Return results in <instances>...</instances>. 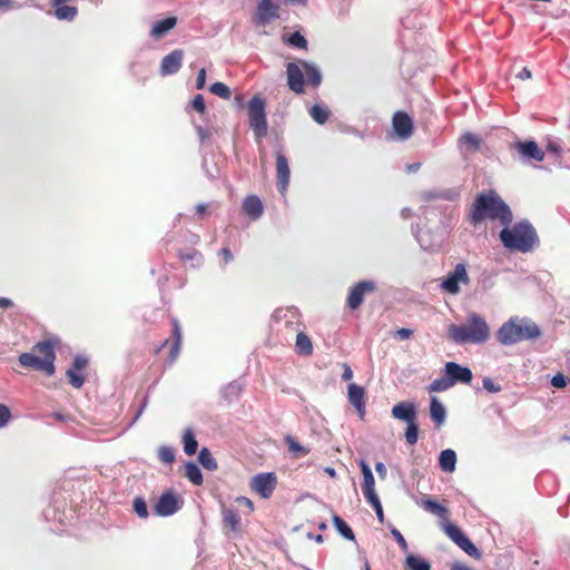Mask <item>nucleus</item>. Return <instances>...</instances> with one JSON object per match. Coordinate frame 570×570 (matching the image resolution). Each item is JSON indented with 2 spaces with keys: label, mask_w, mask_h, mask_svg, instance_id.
<instances>
[{
  "label": "nucleus",
  "mask_w": 570,
  "mask_h": 570,
  "mask_svg": "<svg viewBox=\"0 0 570 570\" xmlns=\"http://www.w3.org/2000/svg\"><path fill=\"white\" fill-rule=\"evenodd\" d=\"M66 375L70 385L75 389H80L85 383V377L81 374V371L76 370L72 365L67 370Z\"/></svg>",
  "instance_id": "nucleus-42"
},
{
  "label": "nucleus",
  "mask_w": 570,
  "mask_h": 570,
  "mask_svg": "<svg viewBox=\"0 0 570 570\" xmlns=\"http://www.w3.org/2000/svg\"><path fill=\"white\" fill-rule=\"evenodd\" d=\"M481 138L473 132H464L459 138L460 148H465L469 151H478L481 148Z\"/></svg>",
  "instance_id": "nucleus-29"
},
{
  "label": "nucleus",
  "mask_w": 570,
  "mask_h": 570,
  "mask_svg": "<svg viewBox=\"0 0 570 570\" xmlns=\"http://www.w3.org/2000/svg\"><path fill=\"white\" fill-rule=\"evenodd\" d=\"M542 335L540 327L528 317L512 316L497 332V340L503 346L524 341H534Z\"/></svg>",
  "instance_id": "nucleus-3"
},
{
  "label": "nucleus",
  "mask_w": 570,
  "mask_h": 570,
  "mask_svg": "<svg viewBox=\"0 0 570 570\" xmlns=\"http://www.w3.org/2000/svg\"><path fill=\"white\" fill-rule=\"evenodd\" d=\"M219 254L223 256L224 258V265L228 264L229 262L233 261V254L232 252L227 248V247H224L219 250Z\"/></svg>",
  "instance_id": "nucleus-60"
},
{
  "label": "nucleus",
  "mask_w": 570,
  "mask_h": 570,
  "mask_svg": "<svg viewBox=\"0 0 570 570\" xmlns=\"http://www.w3.org/2000/svg\"><path fill=\"white\" fill-rule=\"evenodd\" d=\"M177 23L175 17H168L154 23L150 30V37L158 40L166 36Z\"/></svg>",
  "instance_id": "nucleus-22"
},
{
  "label": "nucleus",
  "mask_w": 570,
  "mask_h": 570,
  "mask_svg": "<svg viewBox=\"0 0 570 570\" xmlns=\"http://www.w3.org/2000/svg\"><path fill=\"white\" fill-rule=\"evenodd\" d=\"M222 514L224 524L228 527L230 531L238 532L240 530V517L236 510L223 507Z\"/></svg>",
  "instance_id": "nucleus-27"
},
{
  "label": "nucleus",
  "mask_w": 570,
  "mask_h": 570,
  "mask_svg": "<svg viewBox=\"0 0 570 570\" xmlns=\"http://www.w3.org/2000/svg\"><path fill=\"white\" fill-rule=\"evenodd\" d=\"M158 459L166 464H171L175 461V450L169 445H161L158 449Z\"/></svg>",
  "instance_id": "nucleus-46"
},
{
  "label": "nucleus",
  "mask_w": 570,
  "mask_h": 570,
  "mask_svg": "<svg viewBox=\"0 0 570 570\" xmlns=\"http://www.w3.org/2000/svg\"><path fill=\"white\" fill-rule=\"evenodd\" d=\"M392 125L399 139L406 140L413 134L412 118L403 111H396L392 119Z\"/></svg>",
  "instance_id": "nucleus-14"
},
{
  "label": "nucleus",
  "mask_w": 570,
  "mask_h": 570,
  "mask_svg": "<svg viewBox=\"0 0 570 570\" xmlns=\"http://www.w3.org/2000/svg\"><path fill=\"white\" fill-rule=\"evenodd\" d=\"M248 122L256 138H263L267 135L268 125L265 112V101L259 96H254L248 101Z\"/></svg>",
  "instance_id": "nucleus-6"
},
{
  "label": "nucleus",
  "mask_w": 570,
  "mask_h": 570,
  "mask_svg": "<svg viewBox=\"0 0 570 570\" xmlns=\"http://www.w3.org/2000/svg\"><path fill=\"white\" fill-rule=\"evenodd\" d=\"M444 374L449 375L453 386L458 383L469 384L473 379L472 371L469 367L455 362L445 363Z\"/></svg>",
  "instance_id": "nucleus-13"
},
{
  "label": "nucleus",
  "mask_w": 570,
  "mask_h": 570,
  "mask_svg": "<svg viewBox=\"0 0 570 570\" xmlns=\"http://www.w3.org/2000/svg\"><path fill=\"white\" fill-rule=\"evenodd\" d=\"M471 278L464 263H458L439 284V288L446 294L458 295L461 292V285H470Z\"/></svg>",
  "instance_id": "nucleus-7"
},
{
  "label": "nucleus",
  "mask_w": 570,
  "mask_h": 570,
  "mask_svg": "<svg viewBox=\"0 0 570 570\" xmlns=\"http://www.w3.org/2000/svg\"><path fill=\"white\" fill-rule=\"evenodd\" d=\"M184 451L187 455H194L198 449V442L190 429H186L183 435Z\"/></svg>",
  "instance_id": "nucleus-36"
},
{
  "label": "nucleus",
  "mask_w": 570,
  "mask_h": 570,
  "mask_svg": "<svg viewBox=\"0 0 570 570\" xmlns=\"http://www.w3.org/2000/svg\"><path fill=\"white\" fill-rule=\"evenodd\" d=\"M285 67L288 88L297 95L304 94L305 73L303 67L299 65V61L287 62Z\"/></svg>",
  "instance_id": "nucleus-11"
},
{
  "label": "nucleus",
  "mask_w": 570,
  "mask_h": 570,
  "mask_svg": "<svg viewBox=\"0 0 570 570\" xmlns=\"http://www.w3.org/2000/svg\"><path fill=\"white\" fill-rule=\"evenodd\" d=\"M452 383L450 381L449 375L444 374L440 377H436L432 381V383L429 385L430 392H443L452 387Z\"/></svg>",
  "instance_id": "nucleus-39"
},
{
  "label": "nucleus",
  "mask_w": 570,
  "mask_h": 570,
  "mask_svg": "<svg viewBox=\"0 0 570 570\" xmlns=\"http://www.w3.org/2000/svg\"><path fill=\"white\" fill-rule=\"evenodd\" d=\"M244 212L253 219H257L263 214L262 200L254 195L247 196L243 202Z\"/></svg>",
  "instance_id": "nucleus-23"
},
{
  "label": "nucleus",
  "mask_w": 570,
  "mask_h": 570,
  "mask_svg": "<svg viewBox=\"0 0 570 570\" xmlns=\"http://www.w3.org/2000/svg\"><path fill=\"white\" fill-rule=\"evenodd\" d=\"M451 570H474L468 566H465L464 563H461V562H454L452 566H451Z\"/></svg>",
  "instance_id": "nucleus-64"
},
{
  "label": "nucleus",
  "mask_w": 570,
  "mask_h": 570,
  "mask_svg": "<svg viewBox=\"0 0 570 570\" xmlns=\"http://www.w3.org/2000/svg\"><path fill=\"white\" fill-rule=\"evenodd\" d=\"M406 424H407V426L405 430V440H406V443L413 445L417 442L419 428H417L416 421H413V422H410Z\"/></svg>",
  "instance_id": "nucleus-47"
},
{
  "label": "nucleus",
  "mask_w": 570,
  "mask_h": 570,
  "mask_svg": "<svg viewBox=\"0 0 570 570\" xmlns=\"http://www.w3.org/2000/svg\"><path fill=\"white\" fill-rule=\"evenodd\" d=\"M198 460L200 464L209 471H214L217 469V462L207 448H203L200 450L198 454Z\"/></svg>",
  "instance_id": "nucleus-40"
},
{
  "label": "nucleus",
  "mask_w": 570,
  "mask_h": 570,
  "mask_svg": "<svg viewBox=\"0 0 570 570\" xmlns=\"http://www.w3.org/2000/svg\"><path fill=\"white\" fill-rule=\"evenodd\" d=\"M299 65L304 69L306 81L313 87H318L322 82V73L317 66L305 60H299Z\"/></svg>",
  "instance_id": "nucleus-24"
},
{
  "label": "nucleus",
  "mask_w": 570,
  "mask_h": 570,
  "mask_svg": "<svg viewBox=\"0 0 570 570\" xmlns=\"http://www.w3.org/2000/svg\"><path fill=\"white\" fill-rule=\"evenodd\" d=\"M55 7V17L60 21H72L77 14L78 9L73 6H68L66 3L53 6Z\"/></svg>",
  "instance_id": "nucleus-30"
},
{
  "label": "nucleus",
  "mask_w": 570,
  "mask_h": 570,
  "mask_svg": "<svg viewBox=\"0 0 570 570\" xmlns=\"http://www.w3.org/2000/svg\"><path fill=\"white\" fill-rule=\"evenodd\" d=\"M277 484L276 474L273 472L258 473L252 478L250 488L264 499H268Z\"/></svg>",
  "instance_id": "nucleus-10"
},
{
  "label": "nucleus",
  "mask_w": 570,
  "mask_h": 570,
  "mask_svg": "<svg viewBox=\"0 0 570 570\" xmlns=\"http://www.w3.org/2000/svg\"><path fill=\"white\" fill-rule=\"evenodd\" d=\"M422 507L424 508V510H426L438 517H441V518L446 517L448 510L443 505H441L440 503H438L436 501H434L432 499L423 500Z\"/></svg>",
  "instance_id": "nucleus-41"
},
{
  "label": "nucleus",
  "mask_w": 570,
  "mask_h": 570,
  "mask_svg": "<svg viewBox=\"0 0 570 570\" xmlns=\"http://www.w3.org/2000/svg\"><path fill=\"white\" fill-rule=\"evenodd\" d=\"M195 128L202 144L209 139L210 134L206 128L198 125Z\"/></svg>",
  "instance_id": "nucleus-57"
},
{
  "label": "nucleus",
  "mask_w": 570,
  "mask_h": 570,
  "mask_svg": "<svg viewBox=\"0 0 570 570\" xmlns=\"http://www.w3.org/2000/svg\"><path fill=\"white\" fill-rule=\"evenodd\" d=\"M278 17V7L272 0H261L255 14V22L265 26Z\"/></svg>",
  "instance_id": "nucleus-19"
},
{
  "label": "nucleus",
  "mask_w": 570,
  "mask_h": 570,
  "mask_svg": "<svg viewBox=\"0 0 570 570\" xmlns=\"http://www.w3.org/2000/svg\"><path fill=\"white\" fill-rule=\"evenodd\" d=\"M284 41L288 46L296 48V49H301V50H307V47H308V42H307L306 38L298 31L292 33L287 38H284Z\"/></svg>",
  "instance_id": "nucleus-38"
},
{
  "label": "nucleus",
  "mask_w": 570,
  "mask_h": 570,
  "mask_svg": "<svg viewBox=\"0 0 570 570\" xmlns=\"http://www.w3.org/2000/svg\"><path fill=\"white\" fill-rule=\"evenodd\" d=\"M448 335L454 343L460 345H481L490 338V326L483 316L472 312L468 314L465 324L450 325Z\"/></svg>",
  "instance_id": "nucleus-2"
},
{
  "label": "nucleus",
  "mask_w": 570,
  "mask_h": 570,
  "mask_svg": "<svg viewBox=\"0 0 570 570\" xmlns=\"http://www.w3.org/2000/svg\"><path fill=\"white\" fill-rule=\"evenodd\" d=\"M392 416L406 423L416 421V410L412 402H400L392 407Z\"/></svg>",
  "instance_id": "nucleus-21"
},
{
  "label": "nucleus",
  "mask_w": 570,
  "mask_h": 570,
  "mask_svg": "<svg viewBox=\"0 0 570 570\" xmlns=\"http://www.w3.org/2000/svg\"><path fill=\"white\" fill-rule=\"evenodd\" d=\"M171 334H173V343L170 347V363H174L176 358L178 357L179 351H180V343H181V330L178 321L176 318L171 320Z\"/></svg>",
  "instance_id": "nucleus-25"
},
{
  "label": "nucleus",
  "mask_w": 570,
  "mask_h": 570,
  "mask_svg": "<svg viewBox=\"0 0 570 570\" xmlns=\"http://www.w3.org/2000/svg\"><path fill=\"white\" fill-rule=\"evenodd\" d=\"M412 333L413 332L410 328H400L396 331V336L401 340H407Z\"/></svg>",
  "instance_id": "nucleus-62"
},
{
  "label": "nucleus",
  "mask_w": 570,
  "mask_h": 570,
  "mask_svg": "<svg viewBox=\"0 0 570 570\" xmlns=\"http://www.w3.org/2000/svg\"><path fill=\"white\" fill-rule=\"evenodd\" d=\"M405 569L406 570H431V564L425 559L410 554L405 559Z\"/></svg>",
  "instance_id": "nucleus-33"
},
{
  "label": "nucleus",
  "mask_w": 570,
  "mask_h": 570,
  "mask_svg": "<svg viewBox=\"0 0 570 570\" xmlns=\"http://www.w3.org/2000/svg\"><path fill=\"white\" fill-rule=\"evenodd\" d=\"M500 240L510 250L528 253L539 242L535 229L528 220L517 223L511 228L504 226L500 232Z\"/></svg>",
  "instance_id": "nucleus-4"
},
{
  "label": "nucleus",
  "mask_w": 570,
  "mask_h": 570,
  "mask_svg": "<svg viewBox=\"0 0 570 570\" xmlns=\"http://www.w3.org/2000/svg\"><path fill=\"white\" fill-rule=\"evenodd\" d=\"M76 370L83 371L88 365V358L85 355L78 354L75 356L71 364Z\"/></svg>",
  "instance_id": "nucleus-54"
},
{
  "label": "nucleus",
  "mask_w": 570,
  "mask_h": 570,
  "mask_svg": "<svg viewBox=\"0 0 570 570\" xmlns=\"http://www.w3.org/2000/svg\"><path fill=\"white\" fill-rule=\"evenodd\" d=\"M482 386H483L484 390H487L490 393H499L502 390L501 385L495 383L490 377H484L482 380Z\"/></svg>",
  "instance_id": "nucleus-50"
},
{
  "label": "nucleus",
  "mask_w": 570,
  "mask_h": 570,
  "mask_svg": "<svg viewBox=\"0 0 570 570\" xmlns=\"http://www.w3.org/2000/svg\"><path fill=\"white\" fill-rule=\"evenodd\" d=\"M515 149L525 159H534L537 161L544 159V153L538 147L535 141H519L515 144Z\"/></svg>",
  "instance_id": "nucleus-20"
},
{
  "label": "nucleus",
  "mask_w": 570,
  "mask_h": 570,
  "mask_svg": "<svg viewBox=\"0 0 570 570\" xmlns=\"http://www.w3.org/2000/svg\"><path fill=\"white\" fill-rule=\"evenodd\" d=\"M363 494L371 505L380 501L375 488H363Z\"/></svg>",
  "instance_id": "nucleus-53"
},
{
  "label": "nucleus",
  "mask_w": 570,
  "mask_h": 570,
  "mask_svg": "<svg viewBox=\"0 0 570 570\" xmlns=\"http://www.w3.org/2000/svg\"><path fill=\"white\" fill-rule=\"evenodd\" d=\"M360 468L364 479L362 488H375V479L368 464L362 460L360 462Z\"/></svg>",
  "instance_id": "nucleus-43"
},
{
  "label": "nucleus",
  "mask_w": 570,
  "mask_h": 570,
  "mask_svg": "<svg viewBox=\"0 0 570 570\" xmlns=\"http://www.w3.org/2000/svg\"><path fill=\"white\" fill-rule=\"evenodd\" d=\"M209 91L213 95H216L223 99H229L232 96V92H230V89L228 88V86H226L225 83L219 82V81L212 83L209 87Z\"/></svg>",
  "instance_id": "nucleus-44"
},
{
  "label": "nucleus",
  "mask_w": 570,
  "mask_h": 570,
  "mask_svg": "<svg viewBox=\"0 0 570 570\" xmlns=\"http://www.w3.org/2000/svg\"><path fill=\"white\" fill-rule=\"evenodd\" d=\"M373 509L375 510V513H376V517L377 519L383 522V519H384V513H383V508H382V504H381V501L372 504Z\"/></svg>",
  "instance_id": "nucleus-63"
},
{
  "label": "nucleus",
  "mask_w": 570,
  "mask_h": 570,
  "mask_svg": "<svg viewBox=\"0 0 570 570\" xmlns=\"http://www.w3.org/2000/svg\"><path fill=\"white\" fill-rule=\"evenodd\" d=\"M11 419V412L9 407L0 403V428L6 426Z\"/></svg>",
  "instance_id": "nucleus-51"
},
{
  "label": "nucleus",
  "mask_w": 570,
  "mask_h": 570,
  "mask_svg": "<svg viewBox=\"0 0 570 570\" xmlns=\"http://www.w3.org/2000/svg\"><path fill=\"white\" fill-rule=\"evenodd\" d=\"M295 348L299 355H311L313 353V344L311 338L303 332L296 335Z\"/></svg>",
  "instance_id": "nucleus-31"
},
{
  "label": "nucleus",
  "mask_w": 570,
  "mask_h": 570,
  "mask_svg": "<svg viewBox=\"0 0 570 570\" xmlns=\"http://www.w3.org/2000/svg\"><path fill=\"white\" fill-rule=\"evenodd\" d=\"M33 350L38 351L41 356L33 353H22L19 356V363L23 367H30L46 373L48 376L55 374L56 354L51 341L46 340L35 345Z\"/></svg>",
  "instance_id": "nucleus-5"
},
{
  "label": "nucleus",
  "mask_w": 570,
  "mask_h": 570,
  "mask_svg": "<svg viewBox=\"0 0 570 570\" xmlns=\"http://www.w3.org/2000/svg\"><path fill=\"white\" fill-rule=\"evenodd\" d=\"M183 59L184 51L181 49L173 50L170 53L166 55L160 63V75L170 76L177 73L181 68Z\"/></svg>",
  "instance_id": "nucleus-15"
},
{
  "label": "nucleus",
  "mask_w": 570,
  "mask_h": 570,
  "mask_svg": "<svg viewBox=\"0 0 570 570\" xmlns=\"http://www.w3.org/2000/svg\"><path fill=\"white\" fill-rule=\"evenodd\" d=\"M391 533L393 535V538L395 539V541L399 543V546L401 547V549L403 551H407L409 549V546H407V542L406 540L404 539L403 534L395 528H393L391 530Z\"/></svg>",
  "instance_id": "nucleus-55"
},
{
  "label": "nucleus",
  "mask_w": 570,
  "mask_h": 570,
  "mask_svg": "<svg viewBox=\"0 0 570 570\" xmlns=\"http://www.w3.org/2000/svg\"><path fill=\"white\" fill-rule=\"evenodd\" d=\"M487 218L499 220L505 227L512 223L510 207L494 191L480 194L469 213V222L474 226Z\"/></svg>",
  "instance_id": "nucleus-1"
},
{
  "label": "nucleus",
  "mask_w": 570,
  "mask_h": 570,
  "mask_svg": "<svg viewBox=\"0 0 570 570\" xmlns=\"http://www.w3.org/2000/svg\"><path fill=\"white\" fill-rule=\"evenodd\" d=\"M132 508H134L135 513L139 518L147 519L149 517L147 503L144 498H141V497L135 498L134 502H132Z\"/></svg>",
  "instance_id": "nucleus-45"
},
{
  "label": "nucleus",
  "mask_w": 570,
  "mask_h": 570,
  "mask_svg": "<svg viewBox=\"0 0 570 570\" xmlns=\"http://www.w3.org/2000/svg\"><path fill=\"white\" fill-rule=\"evenodd\" d=\"M551 384H552V386H554L557 389H563L568 384V377L566 375H563L562 373H557L551 379Z\"/></svg>",
  "instance_id": "nucleus-52"
},
{
  "label": "nucleus",
  "mask_w": 570,
  "mask_h": 570,
  "mask_svg": "<svg viewBox=\"0 0 570 570\" xmlns=\"http://www.w3.org/2000/svg\"><path fill=\"white\" fill-rule=\"evenodd\" d=\"M430 415L434 423L442 425L446 419V410L438 397L433 396L430 401Z\"/></svg>",
  "instance_id": "nucleus-26"
},
{
  "label": "nucleus",
  "mask_w": 570,
  "mask_h": 570,
  "mask_svg": "<svg viewBox=\"0 0 570 570\" xmlns=\"http://www.w3.org/2000/svg\"><path fill=\"white\" fill-rule=\"evenodd\" d=\"M18 8H20V4H16L12 0H0V10L8 11Z\"/></svg>",
  "instance_id": "nucleus-58"
},
{
  "label": "nucleus",
  "mask_w": 570,
  "mask_h": 570,
  "mask_svg": "<svg viewBox=\"0 0 570 570\" xmlns=\"http://www.w3.org/2000/svg\"><path fill=\"white\" fill-rule=\"evenodd\" d=\"M185 476L195 485H200L204 481L200 469L194 462L185 464Z\"/></svg>",
  "instance_id": "nucleus-34"
},
{
  "label": "nucleus",
  "mask_w": 570,
  "mask_h": 570,
  "mask_svg": "<svg viewBox=\"0 0 570 570\" xmlns=\"http://www.w3.org/2000/svg\"><path fill=\"white\" fill-rule=\"evenodd\" d=\"M190 107L203 115L206 111V105L203 95H196L190 101Z\"/></svg>",
  "instance_id": "nucleus-49"
},
{
  "label": "nucleus",
  "mask_w": 570,
  "mask_h": 570,
  "mask_svg": "<svg viewBox=\"0 0 570 570\" xmlns=\"http://www.w3.org/2000/svg\"><path fill=\"white\" fill-rule=\"evenodd\" d=\"M439 464L443 472L451 473L455 470L456 453L451 449L443 450L440 453Z\"/></svg>",
  "instance_id": "nucleus-28"
},
{
  "label": "nucleus",
  "mask_w": 570,
  "mask_h": 570,
  "mask_svg": "<svg viewBox=\"0 0 570 570\" xmlns=\"http://www.w3.org/2000/svg\"><path fill=\"white\" fill-rule=\"evenodd\" d=\"M276 173H277V188L284 195L291 177L289 165L286 156L281 151H276Z\"/></svg>",
  "instance_id": "nucleus-16"
},
{
  "label": "nucleus",
  "mask_w": 570,
  "mask_h": 570,
  "mask_svg": "<svg viewBox=\"0 0 570 570\" xmlns=\"http://www.w3.org/2000/svg\"><path fill=\"white\" fill-rule=\"evenodd\" d=\"M415 238L424 250H436L443 243V235L429 229H420L415 232Z\"/></svg>",
  "instance_id": "nucleus-17"
},
{
  "label": "nucleus",
  "mask_w": 570,
  "mask_h": 570,
  "mask_svg": "<svg viewBox=\"0 0 570 570\" xmlns=\"http://www.w3.org/2000/svg\"><path fill=\"white\" fill-rule=\"evenodd\" d=\"M205 83H206V70L204 68H202L198 71V75H197V78H196V88L198 90H200V89H203L205 87Z\"/></svg>",
  "instance_id": "nucleus-56"
},
{
  "label": "nucleus",
  "mask_w": 570,
  "mask_h": 570,
  "mask_svg": "<svg viewBox=\"0 0 570 570\" xmlns=\"http://www.w3.org/2000/svg\"><path fill=\"white\" fill-rule=\"evenodd\" d=\"M333 524L337 532L346 540L354 541L355 535L351 527L338 515L333 517Z\"/></svg>",
  "instance_id": "nucleus-35"
},
{
  "label": "nucleus",
  "mask_w": 570,
  "mask_h": 570,
  "mask_svg": "<svg viewBox=\"0 0 570 570\" xmlns=\"http://www.w3.org/2000/svg\"><path fill=\"white\" fill-rule=\"evenodd\" d=\"M375 471L380 475V478L384 479L386 476L387 470L383 462H376Z\"/></svg>",
  "instance_id": "nucleus-61"
},
{
  "label": "nucleus",
  "mask_w": 570,
  "mask_h": 570,
  "mask_svg": "<svg viewBox=\"0 0 570 570\" xmlns=\"http://www.w3.org/2000/svg\"><path fill=\"white\" fill-rule=\"evenodd\" d=\"M347 399L351 405L356 409L360 419H364L366 412L364 387L355 383H351L347 387Z\"/></svg>",
  "instance_id": "nucleus-18"
},
{
  "label": "nucleus",
  "mask_w": 570,
  "mask_h": 570,
  "mask_svg": "<svg viewBox=\"0 0 570 570\" xmlns=\"http://www.w3.org/2000/svg\"><path fill=\"white\" fill-rule=\"evenodd\" d=\"M183 499L171 490L164 492L154 507V513L158 517H170L183 507Z\"/></svg>",
  "instance_id": "nucleus-9"
},
{
  "label": "nucleus",
  "mask_w": 570,
  "mask_h": 570,
  "mask_svg": "<svg viewBox=\"0 0 570 570\" xmlns=\"http://www.w3.org/2000/svg\"><path fill=\"white\" fill-rule=\"evenodd\" d=\"M243 391V384L239 381H233L222 390V396L232 402L237 400Z\"/></svg>",
  "instance_id": "nucleus-32"
},
{
  "label": "nucleus",
  "mask_w": 570,
  "mask_h": 570,
  "mask_svg": "<svg viewBox=\"0 0 570 570\" xmlns=\"http://www.w3.org/2000/svg\"><path fill=\"white\" fill-rule=\"evenodd\" d=\"M286 442L288 444L289 451H292V452L299 453L301 455H306L309 452L308 449H306L303 445H301L292 436H288L286 439Z\"/></svg>",
  "instance_id": "nucleus-48"
},
{
  "label": "nucleus",
  "mask_w": 570,
  "mask_h": 570,
  "mask_svg": "<svg viewBox=\"0 0 570 570\" xmlns=\"http://www.w3.org/2000/svg\"><path fill=\"white\" fill-rule=\"evenodd\" d=\"M548 150L553 153L554 155H558L560 156L561 153H562V148L560 146L559 142L557 141H549L548 146H547Z\"/></svg>",
  "instance_id": "nucleus-59"
},
{
  "label": "nucleus",
  "mask_w": 570,
  "mask_h": 570,
  "mask_svg": "<svg viewBox=\"0 0 570 570\" xmlns=\"http://www.w3.org/2000/svg\"><path fill=\"white\" fill-rule=\"evenodd\" d=\"M309 116L318 125H324L330 117V110L327 107L316 104L311 107Z\"/></svg>",
  "instance_id": "nucleus-37"
},
{
  "label": "nucleus",
  "mask_w": 570,
  "mask_h": 570,
  "mask_svg": "<svg viewBox=\"0 0 570 570\" xmlns=\"http://www.w3.org/2000/svg\"><path fill=\"white\" fill-rule=\"evenodd\" d=\"M374 289H375L374 282H372V281L358 282L350 291V294L347 296V306L351 309L358 308L364 301V295L366 293L373 292Z\"/></svg>",
  "instance_id": "nucleus-12"
},
{
  "label": "nucleus",
  "mask_w": 570,
  "mask_h": 570,
  "mask_svg": "<svg viewBox=\"0 0 570 570\" xmlns=\"http://www.w3.org/2000/svg\"><path fill=\"white\" fill-rule=\"evenodd\" d=\"M443 529L446 533V535L458 546L460 547L465 553H468L470 557L480 558L481 553L478 550V548L473 544V542L462 532V530L451 523L445 522L443 524Z\"/></svg>",
  "instance_id": "nucleus-8"
}]
</instances>
